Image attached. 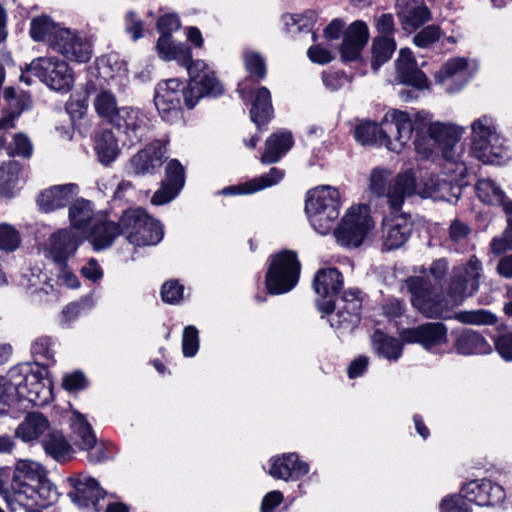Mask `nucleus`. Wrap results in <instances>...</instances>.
Instances as JSON below:
<instances>
[{
  "instance_id": "nucleus-1",
  "label": "nucleus",
  "mask_w": 512,
  "mask_h": 512,
  "mask_svg": "<svg viewBox=\"0 0 512 512\" xmlns=\"http://www.w3.org/2000/svg\"><path fill=\"white\" fill-rule=\"evenodd\" d=\"M11 488L15 500L29 508H46L57 499L56 487L49 481L46 469L29 459L16 462Z\"/></svg>"
},
{
  "instance_id": "nucleus-2",
  "label": "nucleus",
  "mask_w": 512,
  "mask_h": 512,
  "mask_svg": "<svg viewBox=\"0 0 512 512\" xmlns=\"http://www.w3.org/2000/svg\"><path fill=\"white\" fill-rule=\"evenodd\" d=\"M341 197L338 189L318 186L307 191L305 213L312 227L321 235L328 234L340 215Z\"/></svg>"
},
{
  "instance_id": "nucleus-3",
  "label": "nucleus",
  "mask_w": 512,
  "mask_h": 512,
  "mask_svg": "<svg viewBox=\"0 0 512 512\" xmlns=\"http://www.w3.org/2000/svg\"><path fill=\"white\" fill-rule=\"evenodd\" d=\"M266 264L264 285L267 294L289 293L299 283L302 264L296 251L283 249L273 253Z\"/></svg>"
},
{
  "instance_id": "nucleus-4",
  "label": "nucleus",
  "mask_w": 512,
  "mask_h": 512,
  "mask_svg": "<svg viewBox=\"0 0 512 512\" xmlns=\"http://www.w3.org/2000/svg\"><path fill=\"white\" fill-rule=\"evenodd\" d=\"M189 85L186 79L169 78L160 80L154 88L153 102L160 118L169 124L184 118V109L193 110L188 104Z\"/></svg>"
},
{
  "instance_id": "nucleus-5",
  "label": "nucleus",
  "mask_w": 512,
  "mask_h": 512,
  "mask_svg": "<svg viewBox=\"0 0 512 512\" xmlns=\"http://www.w3.org/2000/svg\"><path fill=\"white\" fill-rule=\"evenodd\" d=\"M491 118L483 116L472 125L470 152L473 157L486 165H504L509 159V149L503 145Z\"/></svg>"
},
{
  "instance_id": "nucleus-6",
  "label": "nucleus",
  "mask_w": 512,
  "mask_h": 512,
  "mask_svg": "<svg viewBox=\"0 0 512 512\" xmlns=\"http://www.w3.org/2000/svg\"><path fill=\"white\" fill-rule=\"evenodd\" d=\"M374 227V220L366 206L351 208L334 229L337 242L346 248L360 247Z\"/></svg>"
},
{
  "instance_id": "nucleus-7",
  "label": "nucleus",
  "mask_w": 512,
  "mask_h": 512,
  "mask_svg": "<svg viewBox=\"0 0 512 512\" xmlns=\"http://www.w3.org/2000/svg\"><path fill=\"white\" fill-rule=\"evenodd\" d=\"M406 284L411 293V303L419 312L428 318H450L445 299L434 293L433 285L429 280L421 276H413L407 279Z\"/></svg>"
},
{
  "instance_id": "nucleus-8",
  "label": "nucleus",
  "mask_w": 512,
  "mask_h": 512,
  "mask_svg": "<svg viewBox=\"0 0 512 512\" xmlns=\"http://www.w3.org/2000/svg\"><path fill=\"white\" fill-rule=\"evenodd\" d=\"M41 82L55 91L68 92L74 83L73 70L68 63L56 57L34 59L26 68Z\"/></svg>"
},
{
  "instance_id": "nucleus-9",
  "label": "nucleus",
  "mask_w": 512,
  "mask_h": 512,
  "mask_svg": "<svg viewBox=\"0 0 512 512\" xmlns=\"http://www.w3.org/2000/svg\"><path fill=\"white\" fill-rule=\"evenodd\" d=\"M186 82L189 85L190 98L188 104L190 106L196 107L203 98H219L225 92V88L216 72L203 60H196L194 68L189 69Z\"/></svg>"
},
{
  "instance_id": "nucleus-10",
  "label": "nucleus",
  "mask_w": 512,
  "mask_h": 512,
  "mask_svg": "<svg viewBox=\"0 0 512 512\" xmlns=\"http://www.w3.org/2000/svg\"><path fill=\"white\" fill-rule=\"evenodd\" d=\"M344 286V276L336 267H324L317 270L312 281L315 293L322 298L317 301L319 311L326 315L332 314L336 309L334 297Z\"/></svg>"
},
{
  "instance_id": "nucleus-11",
  "label": "nucleus",
  "mask_w": 512,
  "mask_h": 512,
  "mask_svg": "<svg viewBox=\"0 0 512 512\" xmlns=\"http://www.w3.org/2000/svg\"><path fill=\"white\" fill-rule=\"evenodd\" d=\"M370 39L367 23L363 20H355L350 23L344 33L341 44L338 47L340 61L345 65L356 63L366 66L363 50Z\"/></svg>"
},
{
  "instance_id": "nucleus-12",
  "label": "nucleus",
  "mask_w": 512,
  "mask_h": 512,
  "mask_svg": "<svg viewBox=\"0 0 512 512\" xmlns=\"http://www.w3.org/2000/svg\"><path fill=\"white\" fill-rule=\"evenodd\" d=\"M362 291L350 288L343 291L339 298V305L331 326L341 333L353 332L361 322L363 307Z\"/></svg>"
},
{
  "instance_id": "nucleus-13",
  "label": "nucleus",
  "mask_w": 512,
  "mask_h": 512,
  "mask_svg": "<svg viewBox=\"0 0 512 512\" xmlns=\"http://www.w3.org/2000/svg\"><path fill=\"white\" fill-rule=\"evenodd\" d=\"M72 490L68 493L72 502L81 508L100 512L99 502L104 499L107 492L100 486L97 479L91 476L75 475L68 478Z\"/></svg>"
},
{
  "instance_id": "nucleus-14",
  "label": "nucleus",
  "mask_w": 512,
  "mask_h": 512,
  "mask_svg": "<svg viewBox=\"0 0 512 512\" xmlns=\"http://www.w3.org/2000/svg\"><path fill=\"white\" fill-rule=\"evenodd\" d=\"M51 48L67 60L86 63L92 57V44L68 28L58 29L52 37Z\"/></svg>"
},
{
  "instance_id": "nucleus-15",
  "label": "nucleus",
  "mask_w": 512,
  "mask_h": 512,
  "mask_svg": "<svg viewBox=\"0 0 512 512\" xmlns=\"http://www.w3.org/2000/svg\"><path fill=\"white\" fill-rule=\"evenodd\" d=\"M400 339L403 343L419 344L425 350L430 351L447 342L448 329L442 322H426L403 329L400 332Z\"/></svg>"
},
{
  "instance_id": "nucleus-16",
  "label": "nucleus",
  "mask_w": 512,
  "mask_h": 512,
  "mask_svg": "<svg viewBox=\"0 0 512 512\" xmlns=\"http://www.w3.org/2000/svg\"><path fill=\"white\" fill-rule=\"evenodd\" d=\"M242 98L249 100L251 104L249 117L257 130L260 133L268 130V125L275 116L270 90L265 86H259L246 92L243 91Z\"/></svg>"
},
{
  "instance_id": "nucleus-17",
  "label": "nucleus",
  "mask_w": 512,
  "mask_h": 512,
  "mask_svg": "<svg viewBox=\"0 0 512 512\" xmlns=\"http://www.w3.org/2000/svg\"><path fill=\"white\" fill-rule=\"evenodd\" d=\"M185 168L178 159H171L165 167V178L151 197V204L165 205L173 201L185 186Z\"/></svg>"
},
{
  "instance_id": "nucleus-18",
  "label": "nucleus",
  "mask_w": 512,
  "mask_h": 512,
  "mask_svg": "<svg viewBox=\"0 0 512 512\" xmlns=\"http://www.w3.org/2000/svg\"><path fill=\"white\" fill-rule=\"evenodd\" d=\"M425 121L426 116L422 112H417L412 122L409 113L406 111L399 109L388 111L383 117L382 124H388L390 122L391 125L395 126L397 132L395 137L396 143L392 141V148L395 149L389 150L400 153L412 138L413 134H416V128L421 127L422 123Z\"/></svg>"
},
{
  "instance_id": "nucleus-19",
  "label": "nucleus",
  "mask_w": 512,
  "mask_h": 512,
  "mask_svg": "<svg viewBox=\"0 0 512 512\" xmlns=\"http://www.w3.org/2000/svg\"><path fill=\"white\" fill-rule=\"evenodd\" d=\"M461 492L464 493L469 503L478 506H495L505 499L504 488L490 479H475L464 483L461 486Z\"/></svg>"
},
{
  "instance_id": "nucleus-20",
  "label": "nucleus",
  "mask_w": 512,
  "mask_h": 512,
  "mask_svg": "<svg viewBox=\"0 0 512 512\" xmlns=\"http://www.w3.org/2000/svg\"><path fill=\"white\" fill-rule=\"evenodd\" d=\"M166 153V145L156 139L134 154L129 160V165L136 176L153 175L167 160Z\"/></svg>"
},
{
  "instance_id": "nucleus-21",
  "label": "nucleus",
  "mask_w": 512,
  "mask_h": 512,
  "mask_svg": "<svg viewBox=\"0 0 512 512\" xmlns=\"http://www.w3.org/2000/svg\"><path fill=\"white\" fill-rule=\"evenodd\" d=\"M268 463V474L276 480L298 481L310 470L309 464L301 460L296 452L272 456Z\"/></svg>"
},
{
  "instance_id": "nucleus-22",
  "label": "nucleus",
  "mask_w": 512,
  "mask_h": 512,
  "mask_svg": "<svg viewBox=\"0 0 512 512\" xmlns=\"http://www.w3.org/2000/svg\"><path fill=\"white\" fill-rule=\"evenodd\" d=\"M414 223L405 214L384 217L382 220L383 250L391 251L401 248L411 237Z\"/></svg>"
},
{
  "instance_id": "nucleus-23",
  "label": "nucleus",
  "mask_w": 512,
  "mask_h": 512,
  "mask_svg": "<svg viewBox=\"0 0 512 512\" xmlns=\"http://www.w3.org/2000/svg\"><path fill=\"white\" fill-rule=\"evenodd\" d=\"M52 397V380L49 378L48 364L35 362V368L28 377L27 388L22 400H27L35 406L46 404Z\"/></svg>"
},
{
  "instance_id": "nucleus-24",
  "label": "nucleus",
  "mask_w": 512,
  "mask_h": 512,
  "mask_svg": "<svg viewBox=\"0 0 512 512\" xmlns=\"http://www.w3.org/2000/svg\"><path fill=\"white\" fill-rule=\"evenodd\" d=\"M397 79L401 84L418 90L427 89L430 82L426 74L417 66V61L409 48H402L395 62Z\"/></svg>"
},
{
  "instance_id": "nucleus-25",
  "label": "nucleus",
  "mask_w": 512,
  "mask_h": 512,
  "mask_svg": "<svg viewBox=\"0 0 512 512\" xmlns=\"http://www.w3.org/2000/svg\"><path fill=\"white\" fill-rule=\"evenodd\" d=\"M78 192L79 187L75 183L54 185L40 192L37 205L41 212L50 213L68 206Z\"/></svg>"
},
{
  "instance_id": "nucleus-26",
  "label": "nucleus",
  "mask_w": 512,
  "mask_h": 512,
  "mask_svg": "<svg viewBox=\"0 0 512 512\" xmlns=\"http://www.w3.org/2000/svg\"><path fill=\"white\" fill-rule=\"evenodd\" d=\"M450 336L453 339V348L459 355L488 354L492 350L483 335L472 329H453Z\"/></svg>"
},
{
  "instance_id": "nucleus-27",
  "label": "nucleus",
  "mask_w": 512,
  "mask_h": 512,
  "mask_svg": "<svg viewBox=\"0 0 512 512\" xmlns=\"http://www.w3.org/2000/svg\"><path fill=\"white\" fill-rule=\"evenodd\" d=\"M284 176V170L277 167H271L269 172L248 180L244 183L224 187L220 193L225 196L253 194L278 184L284 178Z\"/></svg>"
},
{
  "instance_id": "nucleus-28",
  "label": "nucleus",
  "mask_w": 512,
  "mask_h": 512,
  "mask_svg": "<svg viewBox=\"0 0 512 512\" xmlns=\"http://www.w3.org/2000/svg\"><path fill=\"white\" fill-rule=\"evenodd\" d=\"M81 241L77 235L71 231L59 230L50 237V254L56 265L65 269L68 266V260L74 256Z\"/></svg>"
},
{
  "instance_id": "nucleus-29",
  "label": "nucleus",
  "mask_w": 512,
  "mask_h": 512,
  "mask_svg": "<svg viewBox=\"0 0 512 512\" xmlns=\"http://www.w3.org/2000/svg\"><path fill=\"white\" fill-rule=\"evenodd\" d=\"M396 14L404 30H416L428 21L432 15L424 4L416 5L413 0H396Z\"/></svg>"
},
{
  "instance_id": "nucleus-30",
  "label": "nucleus",
  "mask_w": 512,
  "mask_h": 512,
  "mask_svg": "<svg viewBox=\"0 0 512 512\" xmlns=\"http://www.w3.org/2000/svg\"><path fill=\"white\" fill-rule=\"evenodd\" d=\"M293 145L294 139L290 131L272 133L265 141V149L260 157L261 163L268 165L279 162Z\"/></svg>"
},
{
  "instance_id": "nucleus-31",
  "label": "nucleus",
  "mask_w": 512,
  "mask_h": 512,
  "mask_svg": "<svg viewBox=\"0 0 512 512\" xmlns=\"http://www.w3.org/2000/svg\"><path fill=\"white\" fill-rule=\"evenodd\" d=\"M123 234L118 222L103 219L90 226L89 242L94 251L110 248L117 237Z\"/></svg>"
},
{
  "instance_id": "nucleus-32",
  "label": "nucleus",
  "mask_w": 512,
  "mask_h": 512,
  "mask_svg": "<svg viewBox=\"0 0 512 512\" xmlns=\"http://www.w3.org/2000/svg\"><path fill=\"white\" fill-rule=\"evenodd\" d=\"M464 129L455 124L432 122L427 127L429 138L446 154L460 141Z\"/></svg>"
},
{
  "instance_id": "nucleus-33",
  "label": "nucleus",
  "mask_w": 512,
  "mask_h": 512,
  "mask_svg": "<svg viewBox=\"0 0 512 512\" xmlns=\"http://www.w3.org/2000/svg\"><path fill=\"white\" fill-rule=\"evenodd\" d=\"M354 138L362 145H379L385 146L387 149H393L392 139L387 130L383 129L381 124L372 120H365L356 125Z\"/></svg>"
},
{
  "instance_id": "nucleus-34",
  "label": "nucleus",
  "mask_w": 512,
  "mask_h": 512,
  "mask_svg": "<svg viewBox=\"0 0 512 512\" xmlns=\"http://www.w3.org/2000/svg\"><path fill=\"white\" fill-rule=\"evenodd\" d=\"M41 443L45 453L61 464L73 459L75 451L62 431H48Z\"/></svg>"
},
{
  "instance_id": "nucleus-35",
  "label": "nucleus",
  "mask_w": 512,
  "mask_h": 512,
  "mask_svg": "<svg viewBox=\"0 0 512 512\" xmlns=\"http://www.w3.org/2000/svg\"><path fill=\"white\" fill-rule=\"evenodd\" d=\"M109 123L119 133L125 134L131 143L134 139L139 140L141 137L138 135V131L141 129L143 121L139 118L138 112L132 108H120L114 113Z\"/></svg>"
},
{
  "instance_id": "nucleus-36",
  "label": "nucleus",
  "mask_w": 512,
  "mask_h": 512,
  "mask_svg": "<svg viewBox=\"0 0 512 512\" xmlns=\"http://www.w3.org/2000/svg\"><path fill=\"white\" fill-rule=\"evenodd\" d=\"M94 150L98 161L109 166L120 155L118 139L110 129H102L94 136Z\"/></svg>"
},
{
  "instance_id": "nucleus-37",
  "label": "nucleus",
  "mask_w": 512,
  "mask_h": 512,
  "mask_svg": "<svg viewBox=\"0 0 512 512\" xmlns=\"http://www.w3.org/2000/svg\"><path fill=\"white\" fill-rule=\"evenodd\" d=\"M71 429V440L79 450H87L88 447L96 441V435L93 427L86 419L85 415L77 410H73L69 423Z\"/></svg>"
},
{
  "instance_id": "nucleus-38",
  "label": "nucleus",
  "mask_w": 512,
  "mask_h": 512,
  "mask_svg": "<svg viewBox=\"0 0 512 512\" xmlns=\"http://www.w3.org/2000/svg\"><path fill=\"white\" fill-rule=\"evenodd\" d=\"M35 368V363H19L9 369L3 380L8 386V391H11L14 400L18 404L22 401V396L27 388L28 377L32 374Z\"/></svg>"
},
{
  "instance_id": "nucleus-39",
  "label": "nucleus",
  "mask_w": 512,
  "mask_h": 512,
  "mask_svg": "<svg viewBox=\"0 0 512 512\" xmlns=\"http://www.w3.org/2000/svg\"><path fill=\"white\" fill-rule=\"evenodd\" d=\"M374 352L382 358L396 361L403 352L402 340L388 335L381 329H376L371 337Z\"/></svg>"
},
{
  "instance_id": "nucleus-40",
  "label": "nucleus",
  "mask_w": 512,
  "mask_h": 512,
  "mask_svg": "<svg viewBox=\"0 0 512 512\" xmlns=\"http://www.w3.org/2000/svg\"><path fill=\"white\" fill-rule=\"evenodd\" d=\"M50 427L46 416L41 412L28 413L24 421L17 427L16 435L25 442L40 438Z\"/></svg>"
},
{
  "instance_id": "nucleus-41",
  "label": "nucleus",
  "mask_w": 512,
  "mask_h": 512,
  "mask_svg": "<svg viewBox=\"0 0 512 512\" xmlns=\"http://www.w3.org/2000/svg\"><path fill=\"white\" fill-rule=\"evenodd\" d=\"M164 237V227L160 220L149 214V220H145V224L141 225L140 230L130 234V244L135 246H151L156 245Z\"/></svg>"
},
{
  "instance_id": "nucleus-42",
  "label": "nucleus",
  "mask_w": 512,
  "mask_h": 512,
  "mask_svg": "<svg viewBox=\"0 0 512 512\" xmlns=\"http://www.w3.org/2000/svg\"><path fill=\"white\" fill-rule=\"evenodd\" d=\"M396 50V41L392 37L376 36L371 45V68L376 73L387 63Z\"/></svg>"
},
{
  "instance_id": "nucleus-43",
  "label": "nucleus",
  "mask_w": 512,
  "mask_h": 512,
  "mask_svg": "<svg viewBox=\"0 0 512 512\" xmlns=\"http://www.w3.org/2000/svg\"><path fill=\"white\" fill-rule=\"evenodd\" d=\"M479 288V280L475 275L469 273L468 269L454 274L450 277L448 294L453 297H464L473 295Z\"/></svg>"
},
{
  "instance_id": "nucleus-44",
  "label": "nucleus",
  "mask_w": 512,
  "mask_h": 512,
  "mask_svg": "<svg viewBox=\"0 0 512 512\" xmlns=\"http://www.w3.org/2000/svg\"><path fill=\"white\" fill-rule=\"evenodd\" d=\"M69 220L71 226L77 230L86 231L93 218L92 202L78 198L69 204Z\"/></svg>"
},
{
  "instance_id": "nucleus-45",
  "label": "nucleus",
  "mask_w": 512,
  "mask_h": 512,
  "mask_svg": "<svg viewBox=\"0 0 512 512\" xmlns=\"http://www.w3.org/2000/svg\"><path fill=\"white\" fill-rule=\"evenodd\" d=\"M145 220H149V213L143 207L127 208L119 217L118 223L120 229L126 237V240L130 243V234L136 233L140 230L141 225L145 224Z\"/></svg>"
},
{
  "instance_id": "nucleus-46",
  "label": "nucleus",
  "mask_w": 512,
  "mask_h": 512,
  "mask_svg": "<svg viewBox=\"0 0 512 512\" xmlns=\"http://www.w3.org/2000/svg\"><path fill=\"white\" fill-rule=\"evenodd\" d=\"M58 29L51 17L43 14L31 20L29 34L35 42L47 41L51 47L52 37L58 32Z\"/></svg>"
},
{
  "instance_id": "nucleus-47",
  "label": "nucleus",
  "mask_w": 512,
  "mask_h": 512,
  "mask_svg": "<svg viewBox=\"0 0 512 512\" xmlns=\"http://www.w3.org/2000/svg\"><path fill=\"white\" fill-rule=\"evenodd\" d=\"M243 63L248 77L253 83H260L267 77V64L264 57L257 51H246Z\"/></svg>"
},
{
  "instance_id": "nucleus-48",
  "label": "nucleus",
  "mask_w": 512,
  "mask_h": 512,
  "mask_svg": "<svg viewBox=\"0 0 512 512\" xmlns=\"http://www.w3.org/2000/svg\"><path fill=\"white\" fill-rule=\"evenodd\" d=\"M475 192L478 199L484 204L494 205L498 203L503 205L505 203V193L491 180H478L475 185Z\"/></svg>"
},
{
  "instance_id": "nucleus-49",
  "label": "nucleus",
  "mask_w": 512,
  "mask_h": 512,
  "mask_svg": "<svg viewBox=\"0 0 512 512\" xmlns=\"http://www.w3.org/2000/svg\"><path fill=\"white\" fill-rule=\"evenodd\" d=\"M96 77L109 81L113 79L121 70V64L118 62L116 54L102 55L95 61Z\"/></svg>"
},
{
  "instance_id": "nucleus-50",
  "label": "nucleus",
  "mask_w": 512,
  "mask_h": 512,
  "mask_svg": "<svg viewBox=\"0 0 512 512\" xmlns=\"http://www.w3.org/2000/svg\"><path fill=\"white\" fill-rule=\"evenodd\" d=\"M19 182V170L16 166L10 165L0 173V195L11 199L17 195Z\"/></svg>"
},
{
  "instance_id": "nucleus-51",
  "label": "nucleus",
  "mask_w": 512,
  "mask_h": 512,
  "mask_svg": "<svg viewBox=\"0 0 512 512\" xmlns=\"http://www.w3.org/2000/svg\"><path fill=\"white\" fill-rule=\"evenodd\" d=\"M440 512H472L464 493H450L444 496L439 504Z\"/></svg>"
},
{
  "instance_id": "nucleus-52",
  "label": "nucleus",
  "mask_w": 512,
  "mask_h": 512,
  "mask_svg": "<svg viewBox=\"0 0 512 512\" xmlns=\"http://www.w3.org/2000/svg\"><path fill=\"white\" fill-rule=\"evenodd\" d=\"M20 244L19 231L11 224L0 223V250L14 252Z\"/></svg>"
},
{
  "instance_id": "nucleus-53",
  "label": "nucleus",
  "mask_w": 512,
  "mask_h": 512,
  "mask_svg": "<svg viewBox=\"0 0 512 512\" xmlns=\"http://www.w3.org/2000/svg\"><path fill=\"white\" fill-rule=\"evenodd\" d=\"M94 107L100 117L107 118L108 121L112 118L120 108L116 106V99L109 91H101L95 98Z\"/></svg>"
},
{
  "instance_id": "nucleus-54",
  "label": "nucleus",
  "mask_w": 512,
  "mask_h": 512,
  "mask_svg": "<svg viewBox=\"0 0 512 512\" xmlns=\"http://www.w3.org/2000/svg\"><path fill=\"white\" fill-rule=\"evenodd\" d=\"M51 338L49 336L38 337L31 345V353L38 362V359L45 360L43 364H55L54 352L51 349Z\"/></svg>"
},
{
  "instance_id": "nucleus-55",
  "label": "nucleus",
  "mask_w": 512,
  "mask_h": 512,
  "mask_svg": "<svg viewBox=\"0 0 512 512\" xmlns=\"http://www.w3.org/2000/svg\"><path fill=\"white\" fill-rule=\"evenodd\" d=\"M200 346L199 331L193 325H188L183 329L182 334V353L184 357H194Z\"/></svg>"
},
{
  "instance_id": "nucleus-56",
  "label": "nucleus",
  "mask_w": 512,
  "mask_h": 512,
  "mask_svg": "<svg viewBox=\"0 0 512 512\" xmlns=\"http://www.w3.org/2000/svg\"><path fill=\"white\" fill-rule=\"evenodd\" d=\"M183 293L184 286L176 279L164 282L160 291L162 301L169 305L180 303Z\"/></svg>"
},
{
  "instance_id": "nucleus-57",
  "label": "nucleus",
  "mask_w": 512,
  "mask_h": 512,
  "mask_svg": "<svg viewBox=\"0 0 512 512\" xmlns=\"http://www.w3.org/2000/svg\"><path fill=\"white\" fill-rule=\"evenodd\" d=\"M62 388L69 393H77L89 386V380L81 370L65 374L62 378Z\"/></svg>"
},
{
  "instance_id": "nucleus-58",
  "label": "nucleus",
  "mask_w": 512,
  "mask_h": 512,
  "mask_svg": "<svg viewBox=\"0 0 512 512\" xmlns=\"http://www.w3.org/2000/svg\"><path fill=\"white\" fill-rule=\"evenodd\" d=\"M441 29L437 25H428L420 30L414 37L413 43L419 48H426L429 45L439 41Z\"/></svg>"
},
{
  "instance_id": "nucleus-59",
  "label": "nucleus",
  "mask_w": 512,
  "mask_h": 512,
  "mask_svg": "<svg viewBox=\"0 0 512 512\" xmlns=\"http://www.w3.org/2000/svg\"><path fill=\"white\" fill-rule=\"evenodd\" d=\"M352 76H348L344 70L322 72V81L325 87L331 91L340 90L347 82H351Z\"/></svg>"
},
{
  "instance_id": "nucleus-60",
  "label": "nucleus",
  "mask_w": 512,
  "mask_h": 512,
  "mask_svg": "<svg viewBox=\"0 0 512 512\" xmlns=\"http://www.w3.org/2000/svg\"><path fill=\"white\" fill-rule=\"evenodd\" d=\"M175 60L180 66L184 67L189 74V69L194 68L196 60L193 59L192 50L186 43H178L175 52L169 58V61Z\"/></svg>"
},
{
  "instance_id": "nucleus-61",
  "label": "nucleus",
  "mask_w": 512,
  "mask_h": 512,
  "mask_svg": "<svg viewBox=\"0 0 512 512\" xmlns=\"http://www.w3.org/2000/svg\"><path fill=\"white\" fill-rule=\"evenodd\" d=\"M181 26L180 18L176 13L161 15L156 21V29L160 35L172 36Z\"/></svg>"
},
{
  "instance_id": "nucleus-62",
  "label": "nucleus",
  "mask_w": 512,
  "mask_h": 512,
  "mask_svg": "<svg viewBox=\"0 0 512 512\" xmlns=\"http://www.w3.org/2000/svg\"><path fill=\"white\" fill-rule=\"evenodd\" d=\"M427 127L426 121L422 123L421 127H417L413 140L415 151L418 154H422L425 158L430 157L433 153L432 148L428 145V141L431 139L427 134Z\"/></svg>"
},
{
  "instance_id": "nucleus-63",
  "label": "nucleus",
  "mask_w": 512,
  "mask_h": 512,
  "mask_svg": "<svg viewBox=\"0 0 512 512\" xmlns=\"http://www.w3.org/2000/svg\"><path fill=\"white\" fill-rule=\"evenodd\" d=\"M394 181L408 197L416 194L417 179L413 169H407L397 174Z\"/></svg>"
},
{
  "instance_id": "nucleus-64",
  "label": "nucleus",
  "mask_w": 512,
  "mask_h": 512,
  "mask_svg": "<svg viewBox=\"0 0 512 512\" xmlns=\"http://www.w3.org/2000/svg\"><path fill=\"white\" fill-rule=\"evenodd\" d=\"M495 350L505 361H512V332L499 334L494 339Z\"/></svg>"
}]
</instances>
